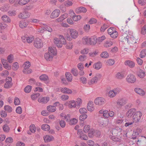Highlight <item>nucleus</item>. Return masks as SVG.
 <instances>
[{"instance_id":"nucleus-16","label":"nucleus","mask_w":146,"mask_h":146,"mask_svg":"<svg viewBox=\"0 0 146 146\" xmlns=\"http://www.w3.org/2000/svg\"><path fill=\"white\" fill-rule=\"evenodd\" d=\"M70 35L71 37L73 38H76L78 36V33L77 31L75 29H71L70 30Z\"/></svg>"},{"instance_id":"nucleus-51","label":"nucleus","mask_w":146,"mask_h":146,"mask_svg":"<svg viewBox=\"0 0 146 146\" xmlns=\"http://www.w3.org/2000/svg\"><path fill=\"white\" fill-rule=\"evenodd\" d=\"M71 73L74 76H77L78 74L77 70L76 68H73L71 70Z\"/></svg>"},{"instance_id":"nucleus-55","label":"nucleus","mask_w":146,"mask_h":146,"mask_svg":"<svg viewBox=\"0 0 146 146\" xmlns=\"http://www.w3.org/2000/svg\"><path fill=\"white\" fill-rule=\"evenodd\" d=\"M30 131L32 133H34L36 130V127L34 124H32L30 127Z\"/></svg>"},{"instance_id":"nucleus-44","label":"nucleus","mask_w":146,"mask_h":146,"mask_svg":"<svg viewBox=\"0 0 146 146\" xmlns=\"http://www.w3.org/2000/svg\"><path fill=\"white\" fill-rule=\"evenodd\" d=\"M137 75L140 78H143L145 76V72L142 70H140L138 72Z\"/></svg>"},{"instance_id":"nucleus-63","label":"nucleus","mask_w":146,"mask_h":146,"mask_svg":"<svg viewBox=\"0 0 146 146\" xmlns=\"http://www.w3.org/2000/svg\"><path fill=\"white\" fill-rule=\"evenodd\" d=\"M115 31V29L113 28H112L111 27L109 28L108 30V34L110 35L113 33Z\"/></svg>"},{"instance_id":"nucleus-2","label":"nucleus","mask_w":146,"mask_h":146,"mask_svg":"<svg viewBox=\"0 0 146 146\" xmlns=\"http://www.w3.org/2000/svg\"><path fill=\"white\" fill-rule=\"evenodd\" d=\"M127 33L123 34V38L124 39L125 41H126L128 43H136L135 40L134 39V36L132 35V32L129 31H128V34L127 35Z\"/></svg>"},{"instance_id":"nucleus-27","label":"nucleus","mask_w":146,"mask_h":146,"mask_svg":"<svg viewBox=\"0 0 146 146\" xmlns=\"http://www.w3.org/2000/svg\"><path fill=\"white\" fill-rule=\"evenodd\" d=\"M76 106V102L74 100H72L69 102L68 106L70 108H74Z\"/></svg>"},{"instance_id":"nucleus-43","label":"nucleus","mask_w":146,"mask_h":146,"mask_svg":"<svg viewBox=\"0 0 146 146\" xmlns=\"http://www.w3.org/2000/svg\"><path fill=\"white\" fill-rule=\"evenodd\" d=\"M34 38L33 36H30L27 37L26 41L28 43H31L34 40Z\"/></svg>"},{"instance_id":"nucleus-9","label":"nucleus","mask_w":146,"mask_h":146,"mask_svg":"<svg viewBox=\"0 0 146 146\" xmlns=\"http://www.w3.org/2000/svg\"><path fill=\"white\" fill-rule=\"evenodd\" d=\"M77 134L81 139L85 140H87L88 139V137L86 135L83 133L82 129H78Z\"/></svg>"},{"instance_id":"nucleus-15","label":"nucleus","mask_w":146,"mask_h":146,"mask_svg":"<svg viewBox=\"0 0 146 146\" xmlns=\"http://www.w3.org/2000/svg\"><path fill=\"white\" fill-rule=\"evenodd\" d=\"M117 116L118 117L115 120V123L119 125H120L123 122L124 120L123 119V117L121 114L120 115L118 114Z\"/></svg>"},{"instance_id":"nucleus-31","label":"nucleus","mask_w":146,"mask_h":146,"mask_svg":"<svg viewBox=\"0 0 146 146\" xmlns=\"http://www.w3.org/2000/svg\"><path fill=\"white\" fill-rule=\"evenodd\" d=\"M2 20L4 22L6 23H10L11 20L10 18L7 15H5L1 17Z\"/></svg>"},{"instance_id":"nucleus-47","label":"nucleus","mask_w":146,"mask_h":146,"mask_svg":"<svg viewBox=\"0 0 146 146\" xmlns=\"http://www.w3.org/2000/svg\"><path fill=\"white\" fill-rule=\"evenodd\" d=\"M32 87L31 86L28 85L24 89V91L26 93H29L31 92Z\"/></svg>"},{"instance_id":"nucleus-8","label":"nucleus","mask_w":146,"mask_h":146,"mask_svg":"<svg viewBox=\"0 0 146 146\" xmlns=\"http://www.w3.org/2000/svg\"><path fill=\"white\" fill-rule=\"evenodd\" d=\"M126 80L128 83H133L135 82L136 78L133 74H130L127 76Z\"/></svg>"},{"instance_id":"nucleus-17","label":"nucleus","mask_w":146,"mask_h":146,"mask_svg":"<svg viewBox=\"0 0 146 146\" xmlns=\"http://www.w3.org/2000/svg\"><path fill=\"white\" fill-rule=\"evenodd\" d=\"M30 16L29 13L27 12L24 11L21 13L19 15V17L21 19H25Z\"/></svg>"},{"instance_id":"nucleus-57","label":"nucleus","mask_w":146,"mask_h":146,"mask_svg":"<svg viewBox=\"0 0 146 146\" xmlns=\"http://www.w3.org/2000/svg\"><path fill=\"white\" fill-rule=\"evenodd\" d=\"M80 113L82 114H84L87 112V110L84 108H82L80 109L79 110Z\"/></svg>"},{"instance_id":"nucleus-33","label":"nucleus","mask_w":146,"mask_h":146,"mask_svg":"<svg viewBox=\"0 0 146 146\" xmlns=\"http://www.w3.org/2000/svg\"><path fill=\"white\" fill-rule=\"evenodd\" d=\"M73 16L72 17L73 20L74 21H77L80 20L82 18V17L80 15H75V13L74 12H72V15H73Z\"/></svg>"},{"instance_id":"nucleus-4","label":"nucleus","mask_w":146,"mask_h":146,"mask_svg":"<svg viewBox=\"0 0 146 146\" xmlns=\"http://www.w3.org/2000/svg\"><path fill=\"white\" fill-rule=\"evenodd\" d=\"M121 91V90L119 88H115L110 90L108 92V96L110 98H113L115 97L117 94H119Z\"/></svg>"},{"instance_id":"nucleus-64","label":"nucleus","mask_w":146,"mask_h":146,"mask_svg":"<svg viewBox=\"0 0 146 146\" xmlns=\"http://www.w3.org/2000/svg\"><path fill=\"white\" fill-rule=\"evenodd\" d=\"M141 33L143 35L146 34V25H145L142 28Z\"/></svg>"},{"instance_id":"nucleus-21","label":"nucleus","mask_w":146,"mask_h":146,"mask_svg":"<svg viewBox=\"0 0 146 146\" xmlns=\"http://www.w3.org/2000/svg\"><path fill=\"white\" fill-rule=\"evenodd\" d=\"M87 108L89 111H94V108L93 106V103L92 102L90 101L88 102L87 105Z\"/></svg>"},{"instance_id":"nucleus-30","label":"nucleus","mask_w":146,"mask_h":146,"mask_svg":"<svg viewBox=\"0 0 146 146\" xmlns=\"http://www.w3.org/2000/svg\"><path fill=\"white\" fill-rule=\"evenodd\" d=\"M102 63L99 62L95 63L93 65V67L95 69L98 70L102 68Z\"/></svg>"},{"instance_id":"nucleus-5","label":"nucleus","mask_w":146,"mask_h":146,"mask_svg":"<svg viewBox=\"0 0 146 146\" xmlns=\"http://www.w3.org/2000/svg\"><path fill=\"white\" fill-rule=\"evenodd\" d=\"M34 46L37 48H40L42 46L43 43L42 40L39 38H36L33 42Z\"/></svg>"},{"instance_id":"nucleus-24","label":"nucleus","mask_w":146,"mask_h":146,"mask_svg":"<svg viewBox=\"0 0 146 146\" xmlns=\"http://www.w3.org/2000/svg\"><path fill=\"white\" fill-rule=\"evenodd\" d=\"M44 139L45 142H48L53 140L54 138L52 135H46L44 137Z\"/></svg>"},{"instance_id":"nucleus-49","label":"nucleus","mask_w":146,"mask_h":146,"mask_svg":"<svg viewBox=\"0 0 146 146\" xmlns=\"http://www.w3.org/2000/svg\"><path fill=\"white\" fill-rule=\"evenodd\" d=\"M89 38L88 37H84L82 40V42L83 44H86L88 43H89Z\"/></svg>"},{"instance_id":"nucleus-61","label":"nucleus","mask_w":146,"mask_h":146,"mask_svg":"<svg viewBox=\"0 0 146 146\" xmlns=\"http://www.w3.org/2000/svg\"><path fill=\"white\" fill-rule=\"evenodd\" d=\"M90 130V127L89 125H86L84 127L83 130L85 133H87Z\"/></svg>"},{"instance_id":"nucleus-60","label":"nucleus","mask_w":146,"mask_h":146,"mask_svg":"<svg viewBox=\"0 0 146 146\" xmlns=\"http://www.w3.org/2000/svg\"><path fill=\"white\" fill-rule=\"evenodd\" d=\"M13 141V139L11 137H9L6 138L5 140L6 143H11Z\"/></svg>"},{"instance_id":"nucleus-28","label":"nucleus","mask_w":146,"mask_h":146,"mask_svg":"<svg viewBox=\"0 0 146 146\" xmlns=\"http://www.w3.org/2000/svg\"><path fill=\"white\" fill-rule=\"evenodd\" d=\"M61 92L63 93L70 94L72 93V90L66 88H62L61 89Z\"/></svg>"},{"instance_id":"nucleus-58","label":"nucleus","mask_w":146,"mask_h":146,"mask_svg":"<svg viewBox=\"0 0 146 146\" xmlns=\"http://www.w3.org/2000/svg\"><path fill=\"white\" fill-rule=\"evenodd\" d=\"M86 56L85 55H82L79 56V60L80 61H83L86 60Z\"/></svg>"},{"instance_id":"nucleus-18","label":"nucleus","mask_w":146,"mask_h":146,"mask_svg":"<svg viewBox=\"0 0 146 146\" xmlns=\"http://www.w3.org/2000/svg\"><path fill=\"white\" fill-rule=\"evenodd\" d=\"M89 44L91 45H94L96 44L97 40L95 36H93L89 38Z\"/></svg>"},{"instance_id":"nucleus-39","label":"nucleus","mask_w":146,"mask_h":146,"mask_svg":"<svg viewBox=\"0 0 146 146\" xmlns=\"http://www.w3.org/2000/svg\"><path fill=\"white\" fill-rule=\"evenodd\" d=\"M3 129L4 131L6 133H8L10 130L9 126L7 124H5L3 126Z\"/></svg>"},{"instance_id":"nucleus-14","label":"nucleus","mask_w":146,"mask_h":146,"mask_svg":"<svg viewBox=\"0 0 146 146\" xmlns=\"http://www.w3.org/2000/svg\"><path fill=\"white\" fill-rule=\"evenodd\" d=\"M125 76V73L122 71L117 73L115 75L116 78L120 80L123 78Z\"/></svg>"},{"instance_id":"nucleus-62","label":"nucleus","mask_w":146,"mask_h":146,"mask_svg":"<svg viewBox=\"0 0 146 146\" xmlns=\"http://www.w3.org/2000/svg\"><path fill=\"white\" fill-rule=\"evenodd\" d=\"M3 66L4 68L8 70H10L11 68V65L7 62L6 64H4Z\"/></svg>"},{"instance_id":"nucleus-46","label":"nucleus","mask_w":146,"mask_h":146,"mask_svg":"<svg viewBox=\"0 0 146 146\" xmlns=\"http://www.w3.org/2000/svg\"><path fill=\"white\" fill-rule=\"evenodd\" d=\"M146 56V49H143L141 50L140 54V57L142 58Z\"/></svg>"},{"instance_id":"nucleus-36","label":"nucleus","mask_w":146,"mask_h":146,"mask_svg":"<svg viewBox=\"0 0 146 146\" xmlns=\"http://www.w3.org/2000/svg\"><path fill=\"white\" fill-rule=\"evenodd\" d=\"M41 128L43 130L48 131L50 129V126L48 124H44L41 126Z\"/></svg>"},{"instance_id":"nucleus-23","label":"nucleus","mask_w":146,"mask_h":146,"mask_svg":"<svg viewBox=\"0 0 146 146\" xmlns=\"http://www.w3.org/2000/svg\"><path fill=\"white\" fill-rule=\"evenodd\" d=\"M125 64L126 65L128 66L131 68H133L135 66V63L132 61L129 60H127L125 62Z\"/></svg>"},{"instance_id":"nucleus-3","label":"nucleus","mask_w":146,"mask_h":146,"mask_svg":"<svg viewBox=\"0 0 146 146\" xmlns=\"http://www.w3.org/2000/svg\"><path fill=\"white\" fill-rule=\"evenodd\" d=\"M60 40L57 38H54V41L55 44L58 48H61L62 44H66V40H65L64 36L60 35L59 36Z\"/></svg>"},{"instance_id":"nucleus-42","label":"nucleus","mask_w":146,"mask_h":146,"mask_svg":"<svg viewBox=\"0 0 146 146\" xmlns=\"http://www.w3.org/2000/svg\"><path fill=\"white\" fill-rule=\"evenodd\" d=\"M100 56L102 58H106L108 57L109 55L107 52L105 51L100 54Z\"/></svg>"},{"instance_id":"nucleus-25","label":"nucleus","mask_w":146,"mask_h":146,"mask_svg":"<svg viewBox=\"0 0 146 146\" xmlns=\"http://www.w3.org/2000/svg\"><path fill=\"white\" fill-rule=\"evenodd\" d=\"M67 14H64L60 16L58 18L56 19V21L57 22H61L63 21L67 17Z\"/></svg>"},{"instance_id":"nucleus-52","label":"nucleus","mask_w":146,"mask_h":146,"mask_svg":"<svg viewBox=\"0 0 146 146\" xmlns=\"http://www.w3.org/2000/svg\"><path fill=\"white\" fill-rule=\"evenodd\" d=\"M40 95V94L39 93H37L36 94H32L31 95V97L32 99L33 100H34L37 99Z\"/></svg>"},{"instance_id":"nucleus-1","label":"nucleus","mask_w":146,"mask_h":146,"mask_svg":"<svg viewBox=\"0 0 146 146\" xmlns=\"http://www.w3.org/2000/svg\"><path fill=\"white\" fill-rule=\"evenodd\" d=\"M57 53V50L55 48L49 47L48 52L45 54L44 57L47 61H50L52 60L53 57Z\"/></svg>"},{"instance_id":"nucleus-53","label":"nucleus","mask_w":146,"mask_h":146,"mask_svg":"<svg viewBox=\"0 0 146 146\" xmlns=\"http://www.w3.org/2000/svg\"><path fill=\"white\" fill-rule=\"evenodd\" d=\"M48 76L46 74H43L40 76V79L41 80H47L48 79Z\"/></svg>"},{"instance_id":"nucleus-13","label":"nucleus","mask_w":146,"mask_h":146,"mask_svg":"<svg viewBox=\"0 0 146 146\" xmlns=\"http://www.w3.org/2000/svg\"><path fill=\"white\" fill-rule=\"evenodd\" d=\"M113 44V42L111 39H109L106 40L103 44L104 47L108 48L111 47Z\"/></svg>"},{"instance_id":"nucleus-19","label":"nucleus","mask_w":146,"mask_h":146,"mask_svg":"<svg viewBox=\"0 0 146 146\" xmlns=\"http://www.w3.org/2000/svg\"><path fill=\"white\" fill-rule=\"evenodd\" d=\"M136 110L135 109H131L129 110L126 113V115L128 117H131L136 112Z\"/></svg>"},{"instance_id":"nucleus-56","label":"nucleus","mask_w":146,"mask_h":146,"mask_svg":"<svg viewBox=\"0 0 146 146\" xmlns=\"http://www.w3.org/2000/svg\"><path fill=\"white\" fill-rule=\"evenodd\" d=\"M106 39V36L104 35L102 36H101L98 37L97 38L98 42H101Z\"/></svg>"},{"instance_id":"nucleus-45","label":"nucleus","mask_w":146,"mask_h":146,"mask_svg":"<svg viewBox=\"0 0 146 146\" xmlns=\"http://www.w3.org/2000/svg\"><path fill=\"white\" fill-rule=\"evenodd\" d=\"M23 73L25 74H28L31 73L32 72L31 69L29 68H24L23 70Z\"/></svg>"},{"instance_id":"nucleus-22","label":"nucleus","mask_w":146,"mask_h":146,"mask_svg":"<svg viewBox=\"0 0 146 146\" xmlns=\"http://www.w3.org/2000/svg\"><path fill=\"white\" fill-rule=\"evenodd\" d=\"M135 92L141 96H143L145 94V92L140 88H135Z\"/></svg>"},{"instance_id":"nucleus-32","label":"nucleus","mask_w":146,"mask_h":146,"mask_svg":"<svg viewBox=\"0 0 146 146\" xmlns=\"http://www.w3.org/2000/svg\"><path fill=\"white\" fill-rule=\"evenodd\" d=\"M47 109L49 112H52L55 111L56 110V108L54 106L50 105L47 107Z\"/></svg>"},{"instance_id":"nucleus-20","label":"nucleus","mask_w":146,"mask_h":146,"mask_svg":"<svg viewBox=\"0 0 146 146\" xmlns=\"http://www.w3.org/2000/svg\"><path fill=\"white\" fill-rule=\"evenodd\" d=\"M49 100V98L48 97H44L39 98L38 101L39 102H42L43 103H47Z\"/></svg>"},{"instance_id":"nucleus-12","label":"nucleus","mask_w":146,"mask_h":146,"mask_svg":"<svg viewBox=\"0 0 146 146\" xmlns=\"http://www.w3.org/2000/svg\"><path fill=\"white\" fill-rule=\"evenodd\" d=\"M60 13V10L59 9H55L52 13L50 17L52 19H55L58 17Z\"/></svg>"},{"instance_id":"nucleus-7","label":"nucleus","mask_w":146,"mask_h":146,"mask_svg":"<svg viewBox=\"0 0 146 146\" xmlns=\"http://www.w3.org/2000/svg\"><path fill=\"white\" fill-rule=\"evenodd\" d=\"M142 116L141 112L140 111H137L133 116L132 117L134 122H139Z\"/></svg>"},{"instance_id":"nucleus-34","label":"nucleus","mask_w":146,"mask_h":146,"mask_svg":"<svg viewBox=\"0 0 146 146\" xmlns=\"http://www.w3.org/2000/svg\"><path fill=\"white\" fill-rule=\"evenodd\" d=\"M14 59V56L12 54H10L7 57V60L8 62L9 63H11Z\"/></svg>"},{"instance_id":"nucleus-10","label":"nucleus","mask_w":146,"mask_h":146,"mask_svg":"<svg viewBox=\"0 0 146 146\" xmlns=\"http://www.w3.org/2000/svg\"><path fill=\"white\" fill-rule=\"evenodd\" d=\"M12 78L11 77H8L6 79V82L4 84V87L6 88H9L12 86Z\"/></svg>"},{"instance_id":"nucleus-48","label":"nucleus","mask_w":146,"mask_h":146,"mask_svg":"<svg viewBox=\"0 0 146 146\" xmlns=\"http://www.w3.org/2000/svg\"><path fill=\"white\" fill-rule=\"evenodd\" d=\"M31 64L30 62H29V61H27L24 63L23 65V67L24 69H26L29 68Z\"/></svg>"},{"instance_id":"nucleus-38","label":"nucleus","mask_w":146,"mask_h":146,"mask_svg":"<svg viewBox=\"0 0 146 146\" xmlns=\"http://www.w3.org/2000/svg\"><path fill=\"white\" fill-rule=\"evenodd\" d=\"M95 130L93 129H91L89 131L88 136L90 137H92L95 136Z\"/></svg>"},{"instance_id":"nucleus-59","label":"nucleus","mask_w":146,"mask_h":146,"mask_svg":"<svg viewBox=\"0 0 146 146\" xmlns=\"http://www.w3.org/2000/svg\"><path fill=\"white\" fill-rule=\"evenodd\" d=\"M118 35V33L116 31H115L113 33L110 35L111 37L113 38H117Z\"/></svg>"},{"instance_id":"nucleus-6","label":"nucleus","mask_w":146,"mask_h":146,"mask_svg":"<svg viewBox=\"0 0 146 146\" xmlns=\"http://www.w3.org/2000/svg\"><path fill=\"white\" fill-rule=\"evenodd\" d=\"M106 99L100 97L96 98L94 100V103L96 105L103 106L106 103Z\"/></svg>"},{"instance_id":"nucleus-40","label":"nucleus","mask_w":146,"mask_h":146,"mask_svg":"<svg viewBox=\"0 0 146 146\" xmlns=\"http://www.w3.org/2000/svg\"><path fill=\"white\" fill-rule=\"evenodd\" d=\"M42 28L44 31H47L50 32L52 31V29L46 25H44V26L42 27Z\"/></svg>"},{"instance_id":"nucleus-35","label":"nucleus","mask_w":146,"mask_h":146,"mask_svg":"<svg viewBox=\"0 0 146 146\" xmlns=\"http://www.w3.org/2000/svg\"><path fill=\"white\" fill-rule=\"evenodd\" d=\"M65 75L67 80L69 82H71L72 79V74L69 72H66Z\"/></svg>"},{"instance_id":"nucleus-37","label":"nucleus","mask_w":146,"mask_h":146,"mask_svg":"<svg viewBox=\"0 0 146 146\" xmlns=\"http://www.w3.org/2000/svg\"><path fill=\"white\" fill-rule=\"evenodd\" d=\"M98 80L95 77H93L89 81L88 84L89 85L94 84L97 83Z\"/></svg>"},{"instance_id":"nucleus-11","label":"nucleus","mask_w":146,"mask_h":146,"mask_svg":"<svg viewBox=\"0 0 146 146\" xmlns=\"http://www.w3.org/2000/svg\"><path fill=\"white\" fill-rule=\"evenodd\" d=\"M127 99L125 98H122L118 100L117 102L118 106H122L124 105L127 103Z\"/></svg>"},{"instance_id":"nucleus-41","label":"nucleus","mask_w":146,"mask_h":146,"mask_svg":"<svg viewBox=\"0 0 146 146\" xmlns=\"http://www.w3.org/2000/svg\"><path fill=\"white\" fill-rule=\"evenodd\" d=\"M78 122L77 120L75 118L70 120L68 123L70 125H74L76 124Z\"/></svg>"},{"instance_id":"nucleus-54","label":"nucleus","mask_w":146,"mask_h":146,"mask_svg":"<svg viewBox=\"0 0 146 146\" xmlns=\"http://www.w3.org/2000/svg\"><path fill=\"white\" fill-rule=\"evenodd\" d=\"M29 0H20L19 1V4L21 5H24L27 3Z\"/></svg>"},{"instance_id":"nucleus-50","label":"nucleus","mask_w":146,"mask_h":146,"mask_svg":"<svg viewBox=\"0 0 146 146\" xmlns=\"http://www.w3.org/2000/svg\"><path fill=\"white\" fill-rule=\"evenodd\" d=\"M4 110L10 113L12 111V108L9 106H6L4 107Z\"/></svg>"},{"instance_id":"nucleus-29","label":"nucleus","mask_w":146,"mask_h":146,"mask_svg":"<svg viewBox=\"0 0 146 146\" xmlns=\"http://www.w3.org/2000/svg\"><path fill=\"white\" fill-rule=\"evenodd\" d=\"M28 25V23H26L25 20H22L20 21L19 26L22 28H24L26 27Z\"/></svg>"},{"instance_id":"nucleus-26","label":"nucleus","mask_w":146,"mask_h":146,"mask_svg":"<svg viewBox=\"0 0 146 146\" xmlns=\"http://www.w3.org/2000/svg\"><path fill=\"white\" fill-rule=\"evenodd\" d=\"M87 11L86 8L83 7H80L77 8L76 10V11L77 13H85Z\"/></svg>"}]
</instances>
